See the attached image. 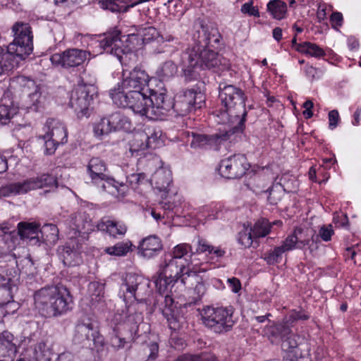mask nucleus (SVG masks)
<instances>
[{
    "label": "nucleus",
    "mask_w": 361,
    "mask_h": 361,
    "mask_svg": "<svg viewBox=\"0 0 361 361\" xmlns=\"http://www.w3.org/2000/svg\"><path fill=\"white\" fill-rule=\"evenodd\" d=\"M195 45L181 54L180 66L185 80H196L200 71H223L229 68V61L215 51L221 35L214 26L201 24L193 34Z\"/></svg>",
    "instance_id": "obj_1"
},
{
    "label": "nucleus",
    "mask_w": 361,
    "mask_h": 361,
    "mask_svg": "<svg viewBox=\"0 0 361 361\" xmlns=\"http://www.w3.org/2000/svg\"><path fill=\"white\" fill-rule=\"evenodd\" d=\"M33 298L35 308L44 317H59L72 309V296L61 284L41 288L34 293Z\"/></svg>",
    "instance_id": "obj_2"
},
{
    "label": "nucleus",
    "mask_w": 361,
    "mask_h": 361,
    "mask_svg": "<svg viewBox=\"0 0 361 361\" xmlns=\"http://www.w3.org/2000/svg\"><path fill=\"white\" fill-rule=\"evenodd\" d=\"M219 98L225 110L217 114V122L221 124L233 123L236 121L235 126L242 127L244 130V123L247 116L245 110L246 96L240 88L228 85L226 82H220L219 85Z\"/></svg>",
    "instance_id": "obj_3"
},
{
    "label": "nucleus",
    "mask_w": 361,
    "mask_h": 361,
    "mask_svg": "<svg viewBox=\"0 0 361 361\" xmlns=\"http://www.w3.org/2000/svg\"><path fill=\"white\" fill-rule=\"evenodd\" d=\"M14 39L8 46V51L0 56V76L7 75L17 66L15 56L24 59L33 49L32 35L27 23H16L12 27Z\"/></svg>",
    "instance_id": "obj_4"
},
{
    "label": "nucleus",
    "mask_w": 361,
    "mask_h": 361,
    "mask_svg": "<svg viewBox=\"0 0 361 361\" xmlns=\"http://www.w3.org/2000/svg\"><path fill=\"white\" fill-rule=\"evenodd\" d=\"M242 127L233 126L224 133L207 135L197 132H188V137L191 138L190 146L193 149H212L219 150L221 146L229 147L233 142H238L240 138Z\"/></svg>",
    "instance_id": "obj_5"
},
{
    "label": "nucleus",
    "mask_w": 361,
    "mask_h": 361,
    "mask_svg": "<svg viewBox=\"0 0 361 361\" xmlns=\"http://www.w3.org/2000/svg\"><path fill=\"white\" fill-rule=\"evenodd\" d=\"M232 307L207 306L201 312L203 324L215 333L223 334L231 329L234 324Z\"/></svg>",
    "instance_id": "obj_6"
},
{
    "label": "nucleus",
    "mask_w": 361,
    "mask_h": 361,
    "mask_svg": "<svg viewBox=\"0 0 361 361\" xmlns=\"http://www.w3.org/2000/svg\"><path fill=\"white\" fill-rule=\"evenodd\" d=\"M56 185L57 179L55 176L44 173L37 177L27 179L23 182L11 183L2 185L0 187V197L21 195L32 190Z\"/></svg>",
    "instance_id": "obj_7"
},
{
    "label": "nucleus",
    "mask_w": 361,
    "mask_h": 361,
    "mask_svg": "<svg viewBox=\"0 0 361 361\" xmlns=\"http://www.w3.org/2000/svg\"><path fill=\"white\" fill-rule=\"evenodd\" d=\"M264 334L271 343H274L276 339H280L283 351L293 353V356L295 358L298 356L300 337L293 334L288 325L275 324L268 326L264 329Z\"/></svg>",
    "instance_id": "obj_8"
},
{
    "label": "nucleus",
    "mask_w": 361,
    "mask_h": 361,
    "mask_svg": "<svg viewBox=\"0 0 361 361\" xmlns=\"http://www.w3.org/2000/svg\"><path fill=\"white\" fill-rule=\"evenodd\" d=\"M10 87L19 94H27L28 97L27 108L37 111L42 106V98L39 87L35 82L24 75H18L11 80Z\"/></svg>",
    "instance_id": "obj_9"
},
{
    "label": "nucleus",
    "mask_w": 361,
    "mask_h": 361,
    "mask_svg": "<svg viewBox=\"0 0 361 361\" xmlns=\"http://www.w3.org/2000/svg\"><path fill=\"white\" fill-rule=\"evenodd\" d=\"M106 164L99 157H92L87 165V172L91 183L102 191H106L112 186L118 190V185H124L123 183L116 181L113 177L106 173Z\"/></svg>",
    "instance_id": "obj_10"
},
{
    "label": "nucleus",
    "mask_w": 361,
    "mask_h": 361,
    "mask_svg": "<svg viewBox=\"0 0 361 361\" xmlns=\"http://www.w3.org/2000/svg\"><path fill=\"white\" fill-rule=\"evenodd\" d=\"M98 42L103 51L116 56L122 65L126 66L128 59L135 57L130 48L122 47L121 32L118 30L104 34V37Z\"/></svg>",
    "instance_id": "obj_11"
},
{
    "label": "nucleus",
    "mask_w": 361,
    "mask_h": 361,
    "mask_svg": "<svg viewBox=\"0 0 361 361\" xmlns=\"http://www.w3.org/2000/svg\"><path fill=\"white\" fill-rule=\"evenodd\" d=\"M95 94L96 88L91 85L80 84L73 90L69 104L78 116L87 115Z\"/></svg>",
    "instance_id": "obj_12"
},
{
    "label": "nucleus",
    "mask_w": 361,
    "mask_h": 361,
    "mask_svg": "<svg viewBox=\"0 0 361 361\" xmlns=\"http://www.w3.org/2000/svg\"><path fill=\"white\" fill-rule=\"evenodd\" d=\"M288 249L304 250L306 246L311 254L317 250L318 236L315 232L308 228H295L293 232L285 240Z\"/></svg>",
    "instance_id": "obj_13"
},
{
    "label": "nucleus",
    "mask_w": 361,
    "mask_h": 361,
    "mask_svg": "<svg viewBox=\"0 0 361 361\" xmlns=\"http://www.w3.org/2000/svg\"><path fill=\"white\" fill-rule=\"evenodd\" d=\"M190 303L183 305L175 304L173 299L169 295L164 296V306L162 308V314L167 320L169 328L171 330H179L185 324V310Z\"/></svg>",
    "instance_id": "obj_14"
},
{
    "label": "nucleus",
    "mask_w": 361,
    "mask_h": 361,
    "mask_svg": "<svg viewBox=\"0 0 361 361\" xmlns=\"http://www.w3.org/2000/svg\"><path fill=\"white\" fill-rule=\"evenodd\" d=\"M203 96L194 90H186L178 93L173 102V109L180 116H185L192 110L201 107Z\"/></svg>",
    "instance_id": "obj_15"
},
{
    "label": "nucleus",
    "mask_w": 361,
    "mask_h": 361,
    "mask_svg": "<svg viewBox=\"0 0 361 361\" xmlns=\"http://www.w3.org/2000/svg\"><path fill=\"white\" fill-rule=\"evenodd\" d=\"M250 168L244 154H238L222 159L219 164V171L226 178H239L245 174Z\"/></svg>",
    "instance_id": "obj_16"
},
{
    "label": "nucleus",
    "mask_w": 361,
    "mask_h": 361,
    "mask_svg": "<svg viewBox=\"0 0 361 361\" xmlns=\"http://www.w3.org/2000/svg\"><path fill=\"white\" fill-rule=\"evenodd\" d=\"M88 52L78 49H69L61 53L53 54L50 60L52 64L64 68H71L82 65L87 59Z\"/></svg>",
    "instance_id": "obj_17"
},
{
    "label": "nucleus",
    "mask_w": 361,
    "mask_h": 361,
    "mask_svg": "<svg viewBox=\"0 0 361 361\" xmlns=\"http://www.w3.org/2000/svg\"><path fill=\"white\" fill-rule=\"evenodd\" d=\"M149 80L148 74L140 67L136 66L130 71L123 68L121 85L127 90L142 92L147 87Z\"/></svg>",
    "instance_id": "obj_18"
},
{
    "label": "nucleus",
    "mask_w": 361,
    "mask_h": 361,
    "mask_svg": "<svg viewBox=\"0 0 361 361\" xmlns=\"http://www.w3.org/2000/svg\"><path fill=\"white\" fill-rule=\"evenodd\" d=\"M149 283L145 279L137 274L128 273L123 279L121 285L120 294L125 301L137 299V293L139 294Z\"/></svg>",
    "instance_id": "obj_19"
},
{
    "label": "nucleus",
    "mask_w": 361,
    "mask_h": 361,
    "mask_svg": "<svg viewBox=\"0 0 361 361\" xmlns=\"http://www.w3.org/2000/svg\"><path fill=\"white\" fill-rule=\"evenodd\" d=\"M74 341L78 343L86 344V342L93 341L94 345L97 348L103 347L104 339L99 333L98 330L94 327L92 323H79L75 327V334Z\"/></svg>",
    "instance_id": "obj_20"
},
{
    "label": "nucleus",
    "mask_w": 361,
    "mask_h": 361,
    "mask_svg": "<svg viewBox=\"0 0 361 361\" xmlns=\"http://www.w3.org/2000/svg\"><path fill=\"white\" fill-rule=\"evenodd\" d=\"M149 103L150 111H154L156 108L160 111V114H164L166 112L173 109L172 98L167 95L166 89L149 90Z\"/></svg>",
    "instance_id": "obj_21"
},
{
    "label": "nucleus",
    "mask_w": 361,
    "mask_h": 361,
    "mask_svg": "<svg viewBox=\"0 0 361 361\" xmlns=\"http://www.w3.org/2000/svg\"><path fill=\"white\" fill-rule=\"evenodd\" d=\"M44 128L46 137L53 138L56 143L64 144L67 142V130L60 121L49 118L46 122Z\"/></svg>",
    "instance_id": "obj_22"
},
{
    "label": "nucleus",
    "mask_w": 361,
    "mask_h": 361,
    "mask_svg": "<svg viewBox=\"0 0 361 361\" xmlns=\"http://www.w3.org/2000/svg\"><path fill=\"white\" fill-rule=\"evenodd\" d=\"M162 249V242L157 235H149L145 238L138 246L140 255L147 259L157 255Z\"/></svg>",
    "instance_id": "obj_23"
},
{
    "label": "nucleus",
    "mask_w": 361,
    "mask_h": 361,
    "mask_svg": "<svg viewBox=\"0 0 361 361\" xmlns=\"http://www.w3.org/2000/svg\"><path fill=\"white\" fill-rule=\"evenodd\" d=\"M136 92V90L125 89L118 84L117 87L110 90L109 95L113 102L118 107L130 109Z\"/></svg>",
    "instance_id": "obj_24"
},
{
    "label": "nucleus",
    "mask_w": 361,
    "mask_h": 361,
    "mask_svg": "<svg viewBox=\"0 0 361 361\" xmlns=\"http://www.w3.org/2000/svg\"><path fill=\"white\" fill-rule=\"evenodd\" d=\"M75 241L71 240L61 249L59 250V255L62 259L63 263L66 266H75L80 262V246L77 244L75 247Z\"/></svg>",
    "instance_id": "obj_25"
},
{
    "label": "nucleus",
    "mask_w": 361,
    "mask_h": 361,
    "mask_svg": "<svg viewBox=\"0 0 361 361\" xmlns=\"http://www.w3.org/2000/svg\"><path fill=\"white\" fill-rule=\"evenodd\" d=\"M134 99L132 102L130 109L135 114L142 116L149 117V112L150 111L149 103L152 102L149 97L146 93L137 91L134 94Z\"/></svg>",
    "instance_id": "obj_26"
},
{
    "label": "nucleus",
    "mask_w": 361,
    "mask_h": 361,
    "mask_svg": "<svg viewBox=\"0 0 361 361\" xmlns=\"http://www.w3.org/2000/svg\"><path fill=\"white\" fill-rule=\"evenodd\" d=\"M185 269V264H178V260L165 255L164 264L160 266V273L178 280L180 274Z\"/></svg>",
    "instance_id": "obj_27"
},
{
    "label": "nucleus",
    "mask_w": 361,
    "mask_h": 361,
    "mask_svg": "<svg viewBox=\"0 0 361 361\" xmlns=\"http://www.w3.org/2000/svg\"><path fill=\"white\" fill-rule=\"evenodd\" d=\"M97 227L98 230L106 231L114 237L116 235H124L127 231L124 224L111 220L107 217L102 218L97 224Z\"/></svg>",
    "instance_id": "obj_28"
},
{
    "label": "nucleus",
    "mask_w": 361,
    "mask_h": 361,
    "mask_svg": "<svg viewBox=\"0 0 361 361\" xmlns=\"http://www.w3.org/2000/svg\"><path fill=\"white\" fill-rule=\"evenodd\" d=\"M142 317L140 313H130L128 314L122 324L123 331H129L128 338L134 340L136 336H138L139 325L142 322Z\"/></svg>",
    "instance_id": "obj_29"
},
{
    "label": "nucleus",
    "mask_w": 361,
    "mask_h": 361,
    "mask_svg": "<svg viewBox=\"0 0 361 361\" xmlns=\"http://www.w3.org/2000/svg\"><path fill=\"white\" fill-rule=\"evenodd\" d=\"M151 180L157 190L166 191L172 181L171 171L160 168L152 175Z\"/></svg>",
    "instance_id": "obj_30"
},
{
    "label": "nucleus",
    "mask_w": 361,
    "mask_h": 361,
    "mask_svg": "<svg viewBox=\"0 0 361 361\" xmlns=\"http://www.w3.org/2000/svg\"><path fill=\"white\" fill-rule=\"evenodd\" d=\"M9 338L10 336L7 333H4L3 336L0 337V356L3 357L0 361H13V356L16 351V348Z\"/></svg>",
    "instance_id": "obj_31"
},
{
    "label": "nucleus",
    "mask_w": 361,
    "mask_h": 361,
    "mask_svg": "<svg viewBox=\"0 0 361 361\" xmlns=\"http://www.w3.org/2000/svg\"><path fill=\"white\" fill-rule=\"evenodd\" d=\"M39 224L35 222H20L18 224V233L23 240H33L38 238Z\"/></svg>",
    "instance_id": "obj_32"
},
{
    "label": "nucleus",
    "mask_w": 361,
    "mask_h": 361,
    "mask_svg": "<svg viewBox=\"0 0 361 361\" xmlns=\"http://www.w3.org/2000/svg\"><path fill=\"white\" fill-rule=\"evenodd\" d=\"M138 3L130 4L128 0H104L102 2V7L113 13H125Z\"/></svg>",
    "instance_id": "obj_33"
},
{
    "label": "nucleus",
    "mask_w": 361,
    "mask_h": 361,
    "mask_svg": "<svg viewBox=\"0 0 361 361\" xmlns=\"http://www.w3.org/2000/svg\"><path fill=\"white\" fill-rule=\"evenodd\" d=\"M196 254H205L207 256L214 255L216 257H221L224 255L225 251L219 247L213 246L205 239L199 238L197 243Z\"/></svg>",
    "instance_id": "obj_34"
},
{
    "label": "nucleus",
    "mask_w": 361,
    "mask_h": 361,
    "mask_svg": "<svg viewBox=\"0 0 361 361\" xmlns=\"http://www.w3.org/2000/svg\"><path fill=\"white\" fill-rule=\"evenodd\" d=\"M113 130H123L130 131L132 128L131 121L125 115L120 112H115L110 116Z\"/></svg>",
    "instance_id": "obj_35"
},
{
    "label": "nucleus",
    "mask_w": 361,
    "mask_h": 361,
    "mask_svg": "<svg viewBox=\"0 0 361 361\" xmlns=\"http://www.w3.org/2000/svg\"><path fill=\"white\" fill-rule=\"evenodd\" d=\"M296 50L300 53L305 54L315 58H319L326 55L323 49L316 44L309 42L300 43L298 45V47H296Z\"/></svg>",
    "instance_id": "obj_36"
},
{
    "label": "nucleus",
    "mask_w": 361,
    "mask_h": 361,
    "mask_svg": "<svg viewBox=\"0 0 361 361\" xmlns=\"http://www.w3.org/2000/svg\"><path fill=\"white\" fill-rule=\"evenodd\" d=\"M132 246L133 244L130 241H122L117 243L114 246L106 247L104 252L109 255L122 257L131 251Z\"/></svg>",
    "instance_id": "obj_37"
},
{
    "label": "nucleus",
    "mask_w": 361,
    "mask_h": 361,
    "mask_svg": "<svg viewBox=\"0 0 361 361\" xmlns=\"http://www.w3.org/2000/svg\"><path fill=\"white\" fill-rule=\"evenodd\" d=\"M196 252L192 249V246L188 243H180L175 246L171 254H169V257H172L174 259L178 260L184 258L188 254H190V262H193L192 257L195 255Z\"/></svg>",
    "instance_id": "obj_38"
},
{
    "label": "nucleus",
    "mask_w": 361,
    "mask_h": 361,
    "mask_svg": "<svg viewBox=\"0 0 361 361\" xmlns=\"http://www.w3.org/2000/svg\"><path fill=\"white\" fill-rule=\"evenodd\" d=\"M290 250V249H288L286 246V241L283 240L281 246L276 247L272 251L265 254L264 259L269 264H274L279 262L282 259L283 254Z\"/></svg>",
    "instance_id": "obj_39"
},
{
    "label": "nucleus",
    "mask_w": 361,
    "mask_h": 361,
    "mask_svg": "<svg viewBox=\"0 0 361 361\" xmlns=\"http://www.w3.org/2000/svg\"><path fill=\"white\" fill-rule=\"evenodd\" d=\"M286 9V4L281 0H271L267 4V10L278 20L284 17Z\"/></svg>",
    "instance_id": "obj_40"
},
{
    "label": "nucleus",
    "mask_w": 361,
    "mask_h": 361,
    "mask_svg": "<svg viewBox=\"0 0 361 361\" xmlns=\"http://www.w3.org/2000/svg\"><path fill=\"white\" fill-rule=\"evenodd\" d=\"M145 134L147 137V142L150 148H156L161 143L160 137L161 131L153 126H145L144 128Z\"/></svg>",
    "instance_id": "obj_41"
},
{
    "label": "nucleus",
    "mask_w": 361,
    "mask_h": 361,
    "mask_svg": "<svg viewBox=\"0 0 361 361\" xmlns=\"http://www.w3.org/2000/svg\"><path fill=\"white\" fill-rule=\"evenodd\" d=\"M178 71V67L172 61L164 62L157 71V75L162 80L173 77Z\"/></svg>",
    "instance_id": "obj_42"
},
{
    "label": "nucleus",
    "mask_w": 361,
    "mask_h": 361,
    "mask_svg": "<svg viewBox=\"0 0 361 361\" xmlns=\"http://www.w3.org/2000/svg\"><path fill=\"white\" fill-rule=\"evenodd\" d=\"M1 102L2 104H0V123L4 125L8 123L17 114V109L12 105L11 102L7 104L6 100L5 102L1 100Z\"/></svg>",
    "instance_id": "obj_43"
},
{
    "label": "nucleus",
    "mask_w": 361,
    "mask_h": 361,
    "mask_svg": "<svg viewBox=\"0 0 361 361\" xmlns=\"http://www.w3.org/2000/svg\"><path fill=\"white\" fill-rule=\"evenodd\" d=\"M177 281V279L171 278L159 272L157 278L154 280V283L158 291L162 294L166 292L169 286L173 287Z\"/></svg>",
    "instance_id": "obj_44"
},
{
    "label": "nucleus",
    "mask_w": 361,
    "mask_h": 361,
    "mask_svg": "<svg viewBox=\"0 0 361 361\" xmlns=\"http://www.w3.org/2000/svg\"><path fill=\"white\" fill-rule=\"evenodd\" d=\"M271 224L266 219L258 220L252 228L254 238H262L268 235L271 230Z\"/></svg>",
    "instance_id": "obj_45"
},
{
    "label": "nucleus",
    "mask_w": 361,
    "mask_h": 361,
    "mask_svg": "<svg viewBox=\"0 0 361 361\" xmlns=\"http://www.w3.org/2000/svg\"><path fill=\"white\" fill-rule=\"evenodd\" d=\"M147 137L145 134L144 129L134 135L133 140L130 145V149L133 151H141L150 148L147 142Z\"/></svg>",
    "instance_id": "obj_46"
},
{
    "label": "nucleus",
    "mask_w": 361,
    "mask_h": 361,
    "mask_svg": "<svg viewBox=\"0 0 361 361\" xmlns=\"http://www.w3.org/2000/svg\"><path fill=\"white\" fill-rule=\"evenodd\" d=\"M72 229L75 230L76 233H87L92 231V226L89 221H84L81 215H72L71 216Z\"/></svg>",
    "instance_id": "obj_47"
},
{
    "label": "nucleus",
    "mask_w": 361,
    "mask_h": 361,
    "mask_svg": "<svg viewBox=\"0 0 361 361\" xmlns=\"http://www.w3.org/2000/svg\"><path fill=\"white\" fill-rule=\"evenodd\" d=\"M174 361H219L217 357L211 353H202L199 355H184Z\"/></svg>",
    "instance_id": "obj_48"
},
{
    "label": "nucleus",
    "mask_w": 361,
    "mask_h": 361,
    "mask_svg": "<svg viewBox=\"0 0 361 361\" xmlns=\"http://www.w3.org/2000/svg\"><path fill=\"white\" fill-rule=\"evenodd\" d=\"M35 358L37 361L51 360V352L45 343L39 342L35 345Z\"/></svg>",
    "instance_id": "obj_49"
},
{
    "label": "nucleus",
    "mask_w": 361,
    "mask_h": 361,
    "mask_svg": "<svg viewBox=\"0 0 361 361\" xmlns=\"http://www.w3.org/2000/svg\"><path fill=\"white\" fill-rule=\"evenodd\" d=\"M113 130L110 118H102L94 126V132L97 135H106Z\"/></svg>",
    "instance_id": "obj_50"
},
{
    "label": "nucleus",
    "mask_w": 361,
    "mask_h": 361,
    "mask_svg": "<svg viewBox=\"0 0 361 361\" xmlns=\"http://www.w3.org/2000/svg\"><path fill=\"white\" fill-rule=\"evenodd\" d=\"M284 189L280 184L273 185L269 190L268 201L271 204L276 205L282 199Z\"/></svg>",
    "instance_id": "obj_51"
},
{
    "label": "nucleus",
    "mask_w": 361,
    "mask_h": 361,
    "mask_svg": "<svg viewBox=\"0 0 361 361\" xmlns=\"http://www.w3.org/2000/svg\"><path fill=\"white\" fill-rule=\"evenodd\" d=\"M88 291L92 300L99 301L104 293V285L97 281L91 282L88 286Z\"/></svg>",
    "instance_id": "obj_52"
},
{
    "label": "nucleus",
    "mask_w": 361,
    "mask_h": 361,
    "mask_svg": "<svg viewBox=\"0 0 361 361\" xmlns=\"http://www.w3.org/2000/svg\"><path fill=\"white\" fill-rule=\"evenodd\" d=\"M254 238L252 228H245L238 233V242L245 247H250L254 242Z\"/></svg>",
    "instance_id": "obj_53"
},
{
    "label": "nucleus",
    "mask_w": 361,
    "mask_h": 361,
    "mask_svg": "<svg viewBox=\"0 0 361 361\" xmlns=\"http://www.w3.org/2000/svg\"><path fill=\"white\" fill-rule=\"evenodd\" d=\"M308 319L309 315H307L303 310H292L281 324H285L290 326V325L293 324V323L296 321L307 320Z\"/></svg>",
    "instance_id": "obj_54"
},
{
    "label": "nucleus",
    "mask_w": 361,
    "mask_h": 361,
    "mask_svg": "<svg viewBox=\"0 0 361 361\" xmlns=\"http://www.w3.org/2000/svg\"><path fill=\"white\" fill-rule=\"evenodd\" d=\"M42 234L45 235L44 240L55 242L57 240L59 230L54 224H47L40 231Z\"/></svg>",
    "instance_id": "obj_55"
},
{
    "label": "nucleus",
    "mask_w": 361,
    "mask_h": 361,
    "mask_svg": "<svg viewBox=\"0 0 361 361\" xmlns=\"http://www.w3.org/2000/svg\"><path fill=\"white\" fill-rule=\"evenodd\" d=\"M16 264L19 270L26 274H33L35 269L34 262L30 256L21 259L20 262H16Z\"/></svg>",
    "instance_id": "obj_56"
},
{
    "label": "nucleus",
    "mask_w": 361,
    "mask_h": 361,
    "mask_svg": "<svg viewBox=\"0 0 361 361\" xmlns=\"http://www.w3.org/2000/svg\"><path fill=\"white\" fill-rule=\"evenodd\" d=\"M207 291V287L204 281L200 279V281H197V284L195 287L194 288V293L195 295H197V297H195L191 302L190 305L192 304L196 305L198 304L199 302L201 300L203 295L206 293Z\"/></svg>",
    "instance_id": "obj_57"
},
{
    "label": "nucleus",
    "mask_w": 361,
    "mask_h": 361,
    "mask_svg": "<svg viewBox=\"0 0 361 361\" xmlns=\"http://www.w3.org/2000/svg\"><path fill=\"white\" fill-rule=\"evenodd\" d=\"M140 35L142 37L143 43H149L159 37V32L154 27L143 28Z\"/></svg>",
    "instance_id": "obj_58"
},
{
    "label": "nucleus",
    "mask_w": 361,
    "mask_h": 361,
    "mask_svg": "<svg viewBox=\"0 0 361 361\" xmlns=\"http://www.w3.org/2000/svg\"><path fill=\"white\" fill-rule=\"evenodd\" d=\"M39 138L44 140V152L47 155L53 154L56 150L58 146L61 145V143H56L55 141H54L53 138L49 139L46 137L45 134L39 136Z\"/></svg>",
    "instance_id": "obj_59"
},
{
    "label": "nucleus",
    "mask_w": 361,
    "mask_h": 361,
    "mask_svg": "<svg viewBox=\"0 0 361 361\" xmlns=\"http://www.w3.org/2000/svg\"><path fill=\"white\" fill-rule=\"evenodd\" d=\"M114 335L111 338V346L116 349L119 350L123 348L126 343V338H121L118 334V329L116 328H114Z\"/></svg>",
    "instance_id": "obj_60"
},
{
    "label": "nucleus",
    "mask_w": 361,
    "mask_h": 361,
    "mask_svg": "<svg viewBox=\"0 0 361 361\" xmlns=\"http://www.w3.org/2000/svg\"><path fill=\"white\" fill-rule=\"evenodd\" d=\"M334 230L332 228V226L329 225H324L322 226L319 231V237H320L324 241H329L331 238L332 235L334 234Z\"/></svg>",
    "instance_id": "obj_61"
},
{
    "label": "nucleus",
    "mask_w": 361,
    "mask_h": 361,
    "mask_svg": "<svg viewBox=\"0 0 361 361\" xmlns=\"http://www.w3.org/2000/svg\"><path fill=\"white\" fill-rule=\"evenodd\" d=\"M240 10L242 13L248 14L250 16H259L258 8L252 6V1L243 4Z\"/></svg>",
    "instance_id": "obj_62"
},
{
    "label": "nucleus",
    "mask_w": 361,
    "mask_h": 361,
    "mask_svg": "<svg viewBox=\"0 0 361 361\" xmlns=\"http://www.w3.org/2000/svg\"><path fill=\"white\" fill-rule=\"evenodd\" d=\"M339 121V114L337 110H331L329 112V127L330 129H334Z\"/></svg>",
    "instance_id": "obj_63"
},
{
    "label": "nucleus",
    "mask_w": 361,
    "mask_h": 361,
    "mask_svg": "<svg viewBox=\"0 0 361 361\" xmlns=\"http://www.w3.org/2000/svg\"><path fill=\"white\" fill-rule=\"evenodd\" d=\"M149 354L145 361H154L158 355L159 345L157 343H152L149 345Z\"/></svg>",
    "instance_id": "obj_64"
}]
</instances>
